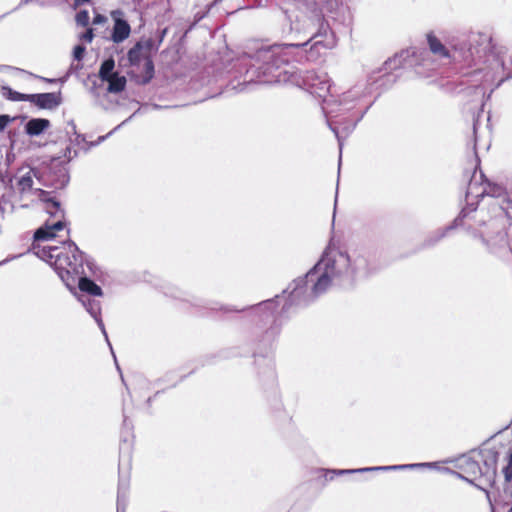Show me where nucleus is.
<instances>
[{"instance_id": "1", "label": "nucleus", "mask_w": 512, "mask_h": 512, "mask_svg": "<svg viewBox=\"0 0 512 512\" xmlns=\"http://www.w3.org/2000/svg\"><path fill=\"white\" fill-rule=\"evenodd\" d=\"M368 275V260L363 255L351 258L336 248H327L304 277L295 279L291 292L298 303L309 304L331 286L350 287L359 277Z\"/></svg>"}, {"instance_id": "19", "label": "nucleus", "mask_w": 512, "mask_h": 512, "mask_svg": "<svg viewBox=\"0 0 512 512\" xmlns=\"http://www.w3.org/2000/svg\"><path fill=\"white\" fill-rule=\"evenodd\" d=\"M17 187H18V190L22 194L29 192L32 189V187H33L32 171H28L18 178Z\"/></svg>"}, {"instance_id": "42", "label": "nucleus", "mask_w": 512, "mask_h": 512, "mask_svg": "<svg viewBox=\"0 0 512 512\" xmlns=\"http://www.w3.org/2000/svg\"><path fill=\"white\" fill-rule=\"evenodd\" d=\"M510 62H511V64H512V56H510Z\"/></svg>"}, {"instance_id": "12", "label": "nucleus", "mask_w": 512, "mask_h": 512, "mask_svg": "<svg viewBox=\"0 0 512 512\" xmlns=\"http://www.w3.org/2000/svg\"><path fill=\"white\" fill-rule=\"evenodd\" d=\"M51 123L46 118H31L25 124V133L31 137L41 135L50 127Z\"/></svg>"}, {"instance_id": "11", "label": "nucleus", "mask_w": 512, "mask_h": 512, "mask_svg": "<svg viewBox=\"0 0 512 512\" xmlns=\"http://www.w3.org/2000/svg\"><path fill=\"white\" fill-rule=\"evenodd\" d=\"M64 228L62 220H58L53 224L46 223L44 226L38 228L34 233V239L37 241H46L55 237L56 232Z\"/></svg>"}, {"instance_id": "13", "label": "nucleus", "mask_w": 512, "mask_h": 512, "mask_svg": "<svg viewBox=\"0 0 512 512\" xmlns=\"http://www.w3.org/2000/svg\"><path fill=\"white\" fill-rule=\"evenodd\" d=\"M461 467L464 469V472L470 476V478L461 475L459 476L469 482H473V480H476L478 477L484 476L483 468L480 466L479 462L471 458L463 459Z\"/></svg>"}, {"instance_id": "28", "label": "nucleus", "mask_w": 512, "mask_h": 512, "mask_svg": "<svg viewBox=\"0 0 512 512\" xmlns=\"http://www.w3.org/2000/svg\"><path fill=\"white\" fill-rule=\"evenodd\" d=\"M401 63V60L398 56H395L393 59H389L385 62V65L388 66V68H397Z\"/></svg>"}, {"instance_id": "34", "label": "nucleus", "mask_w": 512, "mask_h": 512, "mask_svg": "<svg viewBox=\"0 0 512 512\" xmlns=\"http://www.w3.org/2000/svg\"><path fill=\"white\" fill-rule=\"evenodd\" d=\"M329 128L332 130V132H333V133L335 134V136L337 137L338 142H339V148H340V150H341V149H342V142H341V139H340V137H339V133H338V131H337L334 127H332L330 124H329Z\"/></svg>"}, {"instance_id": "18", "label": "nucleus", "mask_w": 512, "mask_h": 512, "mask_svg": "<svg viewBox=\"0 0 512 512\" xmlns=\"http://www.w3.org/2000/svg\"><path fill=\"white\" fill-rule=\"evenodd\" d=\"M2 95L11 101H27L30 100V94H24L13 90L8 86L2 87Z\"/></svg>"}, {"instance_id": "14", "label": "nucleus", "mask_w": 512, "mask_h": 512, "mask_svg": "<svg viewBox=\"0 0 512 512\" xmlns=\"http://www.w3.org/2000/svg\"><path fill=\"white\" fill-rule=\"evenodd\" d=\"M40 199L46 204L45 209L53 217H63L64 213L61 209L59 201L51 198L49 192L40 190Z\"/></svg>"}, {"instance_id": "2", "label": "nucleus", "mask_w": 512, "mask_h": 512, "mask_svg": "<svg viewBox=\"0 0 512 512\" xmlns=\"http://www.w3.org/2000/svg\"><path fill=\"white\" fill-rule=\"evenodd\" d=\"M40 257L53 265L55 272L69 290H73L76 282L81 293L86 296H101L102 289L90 278L83 276L84 253L74 242L67 243L63 248L45 246Z\"/></svg>"}, {"instance_id": "38", "label": "nucleus", "mask_w": 512, "mask_h": 512, "mask_svg": "<svg viewBox=\"0 0 512 512\" xmlns=\"http://www.w3.org/2000/svg\"><path fill=\"white\" fill-rule=\"evenodd\" d=\"M76 5H83L88 3L90 0H74Z\"/></svg>"}, {"instance_id": "7", "label": "nucleus", "mask_w": 512, "mask_h": 512, "mask_svg": "<svg viewBox=\"0 0 512 512\" xmlns=\"http://www.w3.org/2000/svg\"><path fill=\"white\" fill-rule=\"evenodd\" d=\"M117 14L121 15L122 13L120 11H115L112 13L114 18V25L111 34V40L118 44L129 37L131 27L126 20L116 17Z\"/></svg>"}, {"instance_id": "10", "label": "nucleus", "mask_w": 512, "mask_h": 512, "mask_svg": "<svg viewBox=\"0 0 512 512\" xmlns=\"http://www.w3.org/2000/svg\"><path fill=\"white\" fill-rule=\"evenodd\" d=\"M153 41L148 39L144 42H137L127 53L128 61L131 65H138L140 60L146 55H143V50L145 49L147 52H150L153 48Z\"/></svg>"}, {"instance_id": "35", "label": "nucleus", "mask_w": 512, "mask_h": 512, "mask_svg": "<svg viewBox=\"0 0 512 512\" xmlns=\"http://www.w3.org/2000/svg\"><path fill=\"white\" fill-rule=\"evenodd\" d=\"M474 184L472 182H470L469 186H468V191H467V197H471L474 195Z\"/></svg>"}, {"instance_id": "21", "label": "nucleus", "mask_w": 512, "mask_h": 512, "mask_svg": "<svg viewBox=\"0 0 512 512\" xmlns=\"http://www.w3.org/2000/svg\"><path fill=\"white\" fill-rule=\"evenodd\" d=\"M454 228V225H451V226H448L444 229H441V230H437L436 232L433 233V235H431L427 240H426V244L428 246H432L434 244H436L438 241H440L442 238L445 237L446 235V232L453 229Z\"/></svg>"}, {"instance_id": "9", "label": "nucleus", "mask_w": 512, "mask_h": 512, "mask_svg": "<svg viewBox=\"0 0 512 512\" xmlns=\"http://www.w3.org/2000/svg\"><path fill=\"white\" fill-rule=\"evenodd\" d=\"M500 453L493 449H486L481 453V461L483 462L484 476L492 477L496 474L497 463Z\"/></svg>"}, {"instance_id": "20", "label": "nucleus", "mask_w": 512, "mask_h": 512, "mask_svg": "<svg viewBox=\"0 0 512 512\" xmlns=\"http://www.w3.org/2000/svg\"><path fill=\"white\" fill-rule=\"evenodd\" d=\"M503 461L506 462L505 466L502 468V472L504 474V478L507 482H510L512 480V449L509 448L504 456Z\"/></svg>"}, {"instance_id": "24", "label": "nucleus", "mask_w": 512, "mask_h": 512, "mask_svg": "<svg viewBox=\"0 0 512 512\" xmlns=\"http://www.w3.org/2000/svg\"><path fill=\"white\" fill-rule=\"evenodd\" d=\"M66 133L69 135V134H73L75 135V141L78 142V139L81 138L82 136L79 135L76 131V125L74 123L73 120H70L67 122V126H66Z\"/></svg>"}, {"instance_id": "26", "label": "nucleus", "mask_w": 512, "mask_h": 512, "mask_svg": "<svg viewBox=\"0 0 512 512\" xmlns=\"http://www.w3.org/2000/svg\"><path fill=\"white\" fill-rule=\"evenodd\" d=\"M13 120L14 118L10 117L7 114L0 115V131H3L7 127V125Z\"/></svg>"}, {"instance_id": "36", "label": "nucleus", "mask_w": 512, "mask_h": 512, "mask_svg": "<svg viewBox=\"0 0 512 512\" xmlns=\"http://www.w3.org/2000/svg\"><path fill=\"white\" fill-rule=\"evenodd\" d=\"M512 77V68L507 72V75L505 78L501 79L497 86H499L505 79H509Z\"/></svg>"}, {"instance_id": "31", "label": "nucleus", "mask_w": 512, "mask_h": 512, "mask_svg": "<svg viewBox=\"0 0 512 512\" xmlns=\"http://www.w3.org/2000/svg\"><path fill=\"white\" fill-rule=\"evenodd\" d=\"M131 117H129L128 119H126L125 121H123L120 125H118L117 127H115L111 132H109L108 134L104 135V136H100L98 138V141L97 143H101L103 142L104 140H106L114 131H116L118 128H120L122 125H124L126 122H128L130 120Z\"/></svg>"}, {"instance_id": "29", "label": "nucleus", "mask_w": 512, "mask_h": 512, "mask_svg": "<svg viewBox=\"0 0 512 512\" xmlns=\"http://www.w3.org/2000/svg\"><path fill=\"white\" fill-rule=\"evenodd\" d=\"M77 151L74 150L73 151V154H72V149L68 146L65 148L64 150V154H63V157L67 159V161H71L74 157L77 156Z\"/></svg>"}, {"instance_id": "4", "label": "nucleus", "mask_w": 512, "mask_h": 512, "mask_svg": "<svg viewBox=\"0 0 512 512\" xmlns=\"http://www.w3.org/2000/svg\"><path fill=\"white\" fill-rule=\"evenodd\" d=\"M321 35V30L317 32L311 31L310 38L302 44H285V45H264L260 44L254 48V51L248 50L245 55L250 58L253 63L247 73L257 74V76H265L272 74L273 71L281 68L282 65L288 64V49L291 47H302L308 44L310 40Z\"/></svg>"}, {"instance_id": "16", "label": "nucleus", "mask_w": 512, "mask_h": 512, "mask_svg": "<svg viewBox=\"0 0 512 512\" xmlns=\"http://www.w3.org/2000/svg\"><path fill=\"white\" fill-rule=\"evenodd\" d=\"M108 82V92L110 93H119L125 89L126 86V78L124 76H119L117 74L113 75L109 80H105Z\"/></svg>"}, {"instance_id": "33", "label": "nucleus", "mask_w": 512, "mask_h": 512, "mask_svg": "<svg viewBox=\"0 0 512 512\" xmlns=\"http://www.w3.org/2000/svg\"><path fill=\"white\" fill-rule=\"evenodd\" d=\"M93 31L91 29L87 30L84 35H83V39L88 41V42H91L93 40Z\"/></svg>"}, {"instance_id": "22", "label": "nucleus", "mask_w": 512, "mask_h": 512, "mask_svg": "<svg viewBox=\"0 0 512 512\" xmlns=\"http://www.w3.org/2000/svg\"><path fill=\"white\" fill-rule=\"evenodd\" d=\"M145 74L143 83H148L154 76V63L150 56H145Z\"/></svg>"}, {"instance_id": "5", "label": "nucleus", "mask_w": 512, "mask_h": 512, "mask_svg": "<svg viewBox=\"0 0 512 512\" xmlns=\"http://www.w3.org/2000/svg\"><path fill=\"white\" fill-rule=\"evenodd\" d=\"M432 463H415V464H403V465H392V466H376V467H365L358 469H342V470H328L326 476H329V480H333L335 475H345L353 473H364L370 471H388V470H405L414 469L419 467H428Z\"/></svg>"}, {"instance_id": "39", "label": "nucleus", "mask_w": 512, "mask_h": 512, "mask_svg": "<svg viewBox=\"0 0 512 512\" xmlns=\"http://www.w3.org/2000/svg\"><path fill=\"white\" fill-rule=\"evenodd\" d=\"M479 35L483 38L484 41H490V37L488 35H486V34H479Z\"/></svg>"}, {"instance_id": "15", "label": "nucleus", "mask_w": 512, "mask_h": 512, "mask_svg": "<svg viewBox=\"0 0 512 512\" xmlns=\"http://www.w3.org/2000/svg\"><path fill=\"white\" fill-rule=\"evenodd\" d=\"M427 41H428L429 49L431 50L432 53L439 55L441 57H444V58L449 57L448 50L445 48V46L440 42V40L436 36L429 34L427 36Z\"/></svg>"}, {"instance_id": "40", "label": "nucleus", "mask_w": 512, "mask_h": 512, "mask_svg": "<svg viewBox=\"0 0 512 512\" xmlns=\"http://www.w3.org/2000/svg\"><path fill=\"white\" fill-rule=\"evenodd\" d=\"M315 17H316L317 21L319 22L320 21V15L319 14H315Z\"/></svg>"}, {"instance_id": "43", "label": "nucleus", "mask_w": 512, "mask_h": 512, "mask_svg": "<svg viewBox=\"0 0 512 512\" xmlns=\"http://www.w3.org/2000/svg\"><path fill=\"white\" fill-rule=\"evenodd\" d=\"M509 512H512V507L510 508Z\"/></svg>"}, {"instance_id": "17", "label": "nucleus", "mask_w": 512, "mask_h": 512, "mask_svg": "<svg viewBox=\"0 0 512 512\" xmlns=\"http://www.w3.org/2000/svg\"><path fill=\"white\" fill-rule=\"evenodd\" d=\"M114 67H115V61L113 58L110 57V58L104 60L101 63V66L99 69L100 79L102 81L109 80L113 75H115L113 73Z\"/></svg>"}, {"instance_id": "41", "label": "nucleus", "mask_w": 512, "mask_h": 512, "mask_svg": "<svg viewBox=\"0 0 512 512\" xmlns=\"http://www.w3.org/2000/svg\"><path fill=\"white\" fill-rule=\"evenodd\" d=\"M473 130H474V135L476 134V127L474 126L473 127Z\"/></svg>"}, {"instance_id": "27", "label": "nucleus", "mask_w": 512, "mask_h": 512, "mask_svg": "<svg viewBox=\"0 0 512 512\" xmlns=\"http://www.w3.org/2000/svg\"><path fill=\"white\" fill-rule=\"evenodd\" d=\"M294 282H295V280L289 285L287 290H284V293H287V291L289 290V300H290L291 304H295V305H298V306H305L306 304H304V303H298V299L297 298L296 299L292 298L291 292H292V290H293V288L295 286Z\"/></svg>"}, {"instance_id": "25", "label": "nucleus", "mask_w": 512, "mask_h": 512, "mask_svg": "<svg viewBox=\"0 0 512 512\" xmlns=\"http://www.w3.org/2000/svg\"><path fill=\"white\" fill-rule=\"evenodd\" d=\"M76 20H77V23L78 24H81V25H87L88 24V21H89V15H88V12L87 11H80L77 16H76Z\"/></svg>"}, {"instance_id": "3", "label": "nucleus", "mask_w": 512, "mask_h": 512, "mask_svg": "<svg viewBox=\"0 0 512 512\" xmlns=\"http://www.w3.org/2000/svg\"><path fill=\"white\" fill-rule=\"evenodd\" d=\"M475 197L492 199L489 205L494 217L489 220V227L495 230V235H481V240L490 253H497L499 248L506 244L505 226L506 222L512 219V201L506 197V191L502 186L491 183H488L481 193L475 194Z\"/></svg>"}, {"instance_id": "6", "label": "nucleus", "mask_w": 512, "mask_h": 512, "mask_svg": "<svg viewBox=\"0 0 512 512\" xmlns=\"http://www.w3.org/2000/svg\"><path fill=\"white\" fill-rule=\"evenodd\" d=\"M29 102L40 109L52 110L62 103V98L60 92L36 93L30 94Z\"/></svg>"}, {"instance_id": "32", "label": "nucleus", "mask_w": 512, "mask_h": 512, "mask_svg": "<svg viewBox=\"0 0 512 512\" xmlns=\"http://www.w3.org/2000/svg\"><path fill=\"white\" fill-rule=\"evenodd\" d=\"M354 98L350 94H344L340 100L341 105H346L349 101H353Z\"/></svg>"}, {"instance_id": "8", "label": "nucleus", "mask_w": 512, "mask_h": 512, "mask_svg": "<svg viewBox=\"0 0 512 512\" xmlns=\"http://www.w3.org/2000/svg\"><path fill=\"white\" fill-rule=\"evenodd\" d=\"M78 300L82 303V305L85 307L87 312L95 319L97 322L99 328L101 329L102 333L107 338V334L105 331L104 323L100 317L101 313V306L100 302L94 299H91L90 296H85L84 294H80L77 296Z\"/></svg>"}, {"instance_id": "23", "label": "nucleus", "mask_w": 512, "mask_h": 512, "mask_svg": "<svg viewBox=\"0 0 512 512\" xmlns=\"http://www.w3.org/2000/svg\"><path fill=\"white\" fill-rule=\"evenodd\" d=\"M85 47L83 45H76L73 49V57L77 61H81L84 57Z\"/></svg>"}, {"instance_id": "30", "label": "nucleus", "mask_w": 512, "mask_h": 512, "mask_svg": "<svg viewBox=\"0 0 512 512\" xmlns=\"http://www.w3.org/2000/svg\"><path fill=\"white\" fill-rule=\"evenodd\" d=\"M369 107L360 115V117L353 123L350 127H345L343 130L346 132L347 135H349L356 127L357 123L364 117Z\"/></svg>"}, {"instance_id": "37", "label": "nucleus", "mask_w": 512, "mask_h": 512, "mask_svg": "<svg viewBox=\"0 0 512 512\" xmlns=\"http://www.w3.org/2000/svg\"><path fill=\"white\" fill-rule=\"evenodd\" d=\"M104 19H105V18H104L102 15H97V16H95V18H94V23H96V24H97V23H101V22H103V21H104Z\"/></svg>"}]
</instances>
